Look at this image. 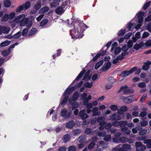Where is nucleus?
<instances>
[{
	"instance_id": "aec40b11",
	"label": "nucleus",
	"mask_w": 151,
	"mask_h": 151,
	"mask_svg": "<svg viewBox=\"0 0 151 151\" xmlns=\"http://www.w3.org/2000/svg\"><path fill=\"white\" fill-rule=\"evenodd\" d=\"M70 139V136L68 134L64 135L62 138L63 142L65 143H67L69 142Z\"/></svg>"
},
{
	"instance_id": "1a4fd4ad",
	"label": "nucleus",
	"mask_w": 151,
	"mask_h": 151,
	"mask_svg": "<svg viewBox=\"0 0 151 151\" xmlns=\"http://www.w3.org/2000/svg\"><path fill=\"white\" fill-rule=\"evenodd\" d=\"M127 107L126 106H121L120 109L117 110V113L120 114H122L123 112H125L127 110Z\"/></svg>"
},
{
	"instance_id": "49530a36",
	"label": "nucleus",
	"mask_w": 151,
	"mask_h": 151,
	"mask_svg": "<svg viewBox=\"0 0 151 151\" xmlns=\"http://www.w3.org/2000/svg\"><path fill=\"white\" fill-rule=\"evenodd\" d=\"M121 49L120 47H117L115 48L114 50V54L115 55H117L121 52Z\"/></svg>"
},
{
	"instance_id": "4c0bfd02",
	"label": "nucleus",
	"mask_w": 151,
	"mask_h": 151,
	"mask_svg": "<svg viewBox=\"0 0 151 151\" xmlns=\"http://www.w3.org/2000/svg\"><path fill=\"white\" fill-rule=\"evenodd\" d=\"M93 86V83L91 82L89 83V82H87L85 83L84 84V86L86 88H90L92 87Z\"/></svg>"
},
{
	"instance_id": "f8f14e48",
	"label": "nucleus",
	"mask_w": 151,
	"mask_h": 151,
	"mask_svg": "<svg viewBox=\"0 0 151 151\" xmlns=\"http://www.w3.org/2000/svg\"><path fill=\"white\" fill-rule=\"evenodd\" d=\"M86 72V70H83L78 74V76L76 77V78L75 80L73 81V82L72 83H75V81H77L78 80H79L80 78H81L83 75L85 73V72Z\"/></svg>"
},
{
	"instance_id": "f257e3e1",
	"label": "nucleus",
	"mask_w": 151,
	"mask_h": 151,
	"mask_svg": "<svg viewBox=\"0 0 151 151\" xmlns=\"http://www.w3.org/2000/svg\"><path fill=\"white\" fill-rule=\"evenodd\" d=\"M88 27L82 21H76L74 24L73 28L70 31L72 38L75 39L82 38L83 35V31Z\"/></svg>"
},
{
	"instance_id": "f704fd0d",
	"label": "nucleus",
	"mask_w": 151,
	"mask_h": 151,
	"mask_svg": "<svg viewBox=\"0 0 151 151\" xmlns=\"http://www.w3.org/2000/svg\"><path fill=\"white\" fill-rule=\"evenodd\" d=\"M41 6L40 2L38 1L35 5V9L38 10L41 8Z\"/></svg>"
},
{
	"instance_id": "680f3d73",
	"label": "nucleus",
	"mask_w": 151,
	"mask_h": 151,
	"mask_svg": "<svg viewBox=\"0 0 151 151\" xmlns=\"http://www.w3.org/2000/svg\"><path fill=\"white\" fill-rule=\"evenodd\" d=\"M133 45V43L132 40H129L127 42V46L129 48H131L132 47Z\"/></svg>"
},
{
	"instance_id": "9b49d317",
	"label": "nucleus",
	"mask_w": 151,
	"mask_h": 151,
	"mask_svg": "<svg viewBox=\"0 0 151 151\" xmlns=\"http://www.w3.org/2000/svg\"><path fill=\"white\" fill-rule=\"evenodd\" d=\"M144 43L143 42H140L139 44L136 43L134 45V48L136 50H138L141 48H142L144 46Z\"/></svg>"
},
{
	"instance_id": "473e14b6",
	"label": "nucleus",
	"mask_w": 151,
	"mask_h": 151,
	"mask_svg": "<svg viewBox=\"0 0 151 151\" xmlns=\"http://www.w3.org/2000/svg\"><path fill=\"white\" fill-rule=\"evenodd\" d=\"M10 43V42H9L8 40H6L1 43L0 45L1 47H4L8 45Z\"/></svg>"
},
{
	"instance_id": "412c9836",
	"label": "nucleus",
	"mask_w": 151,
	"mask_h": 151,
	"mask_svg": "<svg viewBox=\"0 0 151 151\" xmlns=\"http://www.w3.org/2000/svg\"><path fill=\"white\" fill-rule=\"evenodd\" d=\"M143 142L146 144V147L147 148H151V140L147 139L144 140Z\"/></svg>"
},
{
	"instance_id": "7ed1b4c3",
	"label": "nucleus",
	"mask_w": 151,
	"mask_h": 151,
	"mask_svg": "<svg viewBox=\"0 0 151 151\" xmlns=\"http://www.w3.org/2000/svg\"><path fill=\"white\" fill-rule=\"evenodd\" d=\"M27 24V27L28 28H30L32 25V22L29 21L28 18H24V19L20 23V25L21 26H23Z\"/></svg>"
},
{
	"instance_id": "37998d69",
	"label": "nucleus",
	"mask_w": 151,
	"mask_h": 151,
	"mask_svg": "<svg viewBox=\"0 0 151 151\" xmlns=\"http://www.w3.org/2000/svg\"><path fill=\"white\" fill-rule=\"evenodd\" d=\"M147 132V130L145 129H143L140 130L139 132V134L140 135L142 136L146 134Z\"/></svg>"
},
{
	"instance_id": "423d86ee",
	"label": "nucleus",
	"mask_w": 151,
	"mask_h": 151,
	"mask_svg": "<svg viewBox=\"0 0 151 151\" xmlns=\"http://www.w3.org/2000/svg\"><path fill=\"white\" fill-rule=\"evenodd\" d=\"M79 116L82 119H84L88 117V116L86 113V110L85 109H83L80 111Z\"/></svg>"
},
{
	"instance_id": "13d9d810",
	"label": "nucleus",
	"mask_w": 151,
	"mask_h": 151,
	"mask_svg": "<svg viewBox=\"0 0 151 151\" xmlns=\"http://www.w3.org/2000/svg\"><path fill=\"white\" fill-rule=\"evenodd\" d=\"M83 83V81H81L80 82L77 84H75L74 87H73L72 88L75 87L76 88H78L81 86Z\"/></svg>"
},
{
	"instance_id": "20e7f679",
	"label": "nucleus",
	"mask_w": 151,
	"mask_h": 151,
	"mask_svg": "<svg viewBox=\"0 0 151 151\" xmlns=\"http://www.w3.org/2000/svg\"><path fill=\"white\" fill-rule=\"evenodd\" d=\"M135 145L136 147V150L138 151L144 150L146 148L145 146L143 145L142 143L140 142H136L135 143Z\"/></svg>"
},
{
	"instance_id": "ea45409f",
	"label": "nucleus",
	"mask_w": 151,
	"mask_h": 151,
	"mask_svg": "<svg viewBox=\"0 0 151 151\" xmlns=\"http://www.w3.org/2000/svg\"><path fill=\"white\" fill-rule=\"evenodd\" d=\"M78 96V92L77 91L74 92L73 94V100L74 101H76L77 99Z\"/></svg>"
},
{
	"instance_id": "9d476101",
	"label": "nucleus",
	"mask_w": 151,
	"mask_h": 151,
	"mask_svg": "<svg viewBox=\"0 0 151 151\" xmlns=\"http://www.w3.org/2000/svg\"><path fill=\"white\" fill-rule=\"evenodd\" d=\"M133 70H131V68L129 71H124L122 72L121 74V76L123 77H126L133 73Z\"/></svg>"
},
{
	"instance_id": "a878e982",
	"label": "nucleus",
	"mask_w": 151,
	"mask_h": 151,
	"mask_svg": "<svg viewBox=\"0 0 151 151\" xmlns=\"http://www.w3.org/2000/svg\"><path fill=\"white\" fill-rule=\"evenodd\" d=\"M11 52V51L10 49H8L3 51L1 52V55L4 56H6L9 55Z\"/></svg>"
},
{
	"instance_id": "72a5a7b5",
	"label": "nucleus",
	"mask_w": 151,
	"mask_h": 151,
	"mask_svg": "<svg viewBox=\"0 0 151 151\" xmlns=\"http://www.w3.org/2000/svg\"><path fill=\"white\" fill-rule=\"evenodd\" d=\"M11 4V2L8 0H6L4 1V5L5 7H9Z\"/></svg>"
},
{
	"instance_id": "4468645a",
	"label": "nucleus",
	"mask_w": 151,
	"mask_h": 151,
	"mask_svg": "<svg viewBox=\"0 0 151 151\" xmlns=\"http://www.w3.org/2000/svg\"><path fill=\"white\" fill-rule=\"evenodd\" d=\"M25 17L24 14H20L15 19V21L20 23L24 19Z\"/></svg>"
},
{
	"instance_id": "c85d7f7f",
	"label": "nucleus",
	"mask_w": 151,
	"mask_h": 151,
	"mask_svg": "<svg viewBox=\"0 0 151 151\" xmlns=\"http://www.w3.org/2000/svg\"><path fill=\"white\" fill-rule=\"evenodd\" d=\"M103 61L101 60L97 63L95 66V68L97 69L103 64Z\"/></svg>"
},
{
	"instance_id": "dca6fc26",
	"label": "nucleus",
	"mask_w": 151,
	"mask_h": 151,
	"mask_svg": "<svg viewBox=\"0 0 151 151\" xmlns=\"http://www.w3.org/2000/svg\"><path fill=\"white\" fill-rule=\"evenodd\" d=\"M60 2V0H53L50 4V6L51 8H53L58 6L59 5Z\"/></svg>"
},
{
	"instance_id": "6e6552de",
	"label": "nucleus",
	"mask_w": 151,
	"mask_h": 151,
	"mask_svg": "<svg viewBox=\"0 0 151 151\" xmlns=\"http://www.w3.org/2000/svg\"><path fill=\"white\" fill-rule=\"evenodd\" d=\"M70 93L69 92V91L68 90H66L63 93V95L65 96V97L62 101V104L63 105L67 102L68 99V95L66 96V95L67 94L68 95L70 94Z\"/></svg>"
},
{
	"instance_id": "f3484780",
	"label": "nucleus",
	"mask_w": 151,
	"mask_h": 151,
	"mask_svg": "<svg viewBox=\"0 0 151 151\" xmlns=\"http://www.w3.org/2000/svg\"><path fill=\"white\" fill-rule=\"evenodd\" d=\"M38 31L37 28H32L29 31V36H32L35 35Z\"/></svg>"
},
{
	"instance_id": "774afa93",
	"label": "nucleus",
	"mask_w": 151,
	"mask_h": 151,
	"mask_svg": "<svg viewBox=\"0 0 151 151\" xmlns=\"http://www.w3.org/2000/svg\"><path fill=\"white\" fill-rule=\"evenodd\" d=\"M147 29L148 31L151 33V23H148L147 25Z\"/></svg>"
},
{
	"instance_id": "c756f323",
	"label": "nucleus",
	"mask_w": 151,
	"mask_h": 151,
	"mask_svg": "<svg viewBox=\"0 0 151 151\" xmlns=\"http://www.w3.org/2000/svg\"><path fill=\"white\" fill-rule=\"evenodd\" d=\"M120 142L125 143L129 141V139L125 137H120Z\"/></svg>"
},
{
	"instance_id": "f03ea898",
	"label": "nucleus",
	"mask_w": 151,
	"mask_h": 151,
	"mask_svg": "<svg viewBox=\"0 0 151 151\" xmlns=\"http://www.w3.org/2000/svg\"><path fill=\"white\" fill-rule=\"evenodd\" d=\"M60 116L64 117L65 119H67L70 118L71 115V112H69L68 113V111L65 109H62L60 111Z\"/></svg>"
},
{
	"instance_id": "8fccbe9b",
	"label": "nucleus",
	"mask_w": 151,
	"mask_h": 151,
	"mask_svg": "<svg viewBox=\"0 0 151 151\" xmlns=\"http://www.w3.org/2000/svg\"><path fill=\"white\" fill-rule=\"evenodd\" d=\"M105 120V118L103 116H99L97 119V122L99 123L103 121H104Z\"/></svg>"
},
{
	"instance_id": "79ce46f5",
	"label": "nucleus",
	"mask_w": 151,
	"mask_h": 151,
	"mask_svg": "<svg viewBox=\"0 0 151 151\" xmlns=\"http://www.w3.org/2000/svg\"><path fill=\"white\" fill-rule=\"evenodd\" d=\"M76 147L75 146L72 145L68 147V151H76Z\"/></svg>"
},
{
	"instance_id": "0eeeda50",
	"label": "nucleus",
	"mask_w": 151,
	"mask_h": 151,
	"mask_svg": "<svg viewBox=\"0 0 151 151\" xmlns=\"http://www.w3.org/2000/svg\"><path fill=\"white\" fill-rule=\"evenodd\" d=\"M123 86H125L123 88V91L124 94L126 95L129 93H132L134 92V90L132 88H128V86L127 85H124Z\"/></svg>"
},
{
	"instance_id": "ddd939ff",
	"label": "nucleus",
	"mask_w": 151,
	"mask_h": 151,
	"mask_svg": "<svg viewBox=\"0 0 151 151\" xmlns=\"http://www.w3.org/2000/svg\"><path fill=\"white\" fill-rule=\"evenodd\" d=\"M75 123L73 120H71L66 123L65 126L68 129H72L74 126Z\"/></svg>"
},
{
	"instance_id": "a19ab883",
	"label": "nucleus",
	"mask_w": 151,
	"mask_h": 151,
	"mask_svg": "<svg viewBox=\"0 0 151 151\" xmlns=\"http://www.w3.org/2000/svg\"><path fill=\"white\" fill-rule=\"evenodd\" d=\"M127 124V122L126 121H120L119 122V126L121 127H123L126 126Z\"/></svg>"
},
{
	"instance_id": "4be33fe9",
	"label": "nucleus",
	"mask_w": 151,
	"mask_h": 151,
	"mask_svg": "<svg viewBox=\"0 0 151 151\" xmlns=\"http://www.w3.org/2000/svg\"><path fill=\"white\" fill-rule=\"evenodd\" d=\"M78 139L79 142L81 143L85 142L86 140V137L85 135L81 136L79 137Z\"/></svg>"
},
{
	"instance_id": "de8ad7c7",
	"label": "nucleus",
	"mask_w": 151,
	"mask_h": 151,
	"mask_svg": "<svg viewBox=\"0 0 151 151\" xmlns=\"http://www.w3.org/2000/svg\"><path fill=\"white\" fill-rule=\"evenodd\" d=\"M24 9V4H23L16 9V12H19L23 10Z\"/></svg>"
},
{
	"instance_id": "c03bdc74",
	"label": "nucleus",
	"mask_w": 151,
	"mask_h": 151,
	"mask_svg": "<svg viewBox=\"0 0 151 151\" xmlns=\"http://www.w3.org/2000/svg\"><path fill=\"white\" fill-rule=\"evenodd\" d=\"M30 5L31 4L29 2H26L24 4V8H25V10L28 9L30 7Z\"/></svg>"
},
{
	"instance_id": "cd10ccee",
	"label": "nucleus",
	"mask_w": 151,
	"mask_h": 151,
	"mask_svg": "<svg viewBox=\"0 0 151 151\" xmlns=\"http://www.w3.org/2000/svg\"><path fill=\"white\" fill-rule=\"evenodd\" d=\"M21 32L19 31L12 36V37L14 39H17L19 38L21 35Z\"/></svg>"
},
{
	"instance_id": "052dcab7",
	"label": "nucleus",
	"mask_w": 151,
	"mask_h": 151,
	"mask_svg": "<svg viewBox=\"0 0 151 151\" xmlns=\"http://www.w3.org/2000/svg\"><path fill=\"white\" fill-rule=\"evenodd\" d=\"M116 113H114L112 114L110 116V120L112 121L116 120Z\"/></svg>"
},
{
	"instance_id": "5701e85b",
	"label": "nucleus",
	"mask_w": 151,
	"mask_h": 151,
	"mask_svg": "<svg viewBox=\"0 0 151 151\" xmlns=\"http://www.w3.org/2000/svg\"><path fill=\"white\" fill-rule=\"evenodd\" d=\"M50 9L47 6H45L42 8L40 10V12L42 13H45L48 11Z\"/></svg>"
},
{
	"instance_id": "0e129e2a",
	"label": "nucleus",
	"mask_w": 151,
	"mask_h": 151,
	"mask_svg": "<svg viewBox=\"0 0 151 151\" xmlns=\"http://www.w3.org/2000/svg\"><path fill=\"white\" fill-rule=\"evenodd\" d=\"M117 43L116 42H114L111 45V51H113L114 48L117 46Z\"/></svg>"
},
{
	"instance_id": "bf43d9fd",
	"label": "nucleus",
	"mask_w": 151,
	"mask_h": 151,
	"mask_svg": "<svg viewBox=\"0 0 151 151\" xmlns=\"http://www.w3.org/2000/svg\"><path fill=\"white\" fill-rule=\"evenodd\" d=\"M95 144L94 142H92L90 143L88 146V148L89 150H91L95 145Z\"/></svg>"
},
{
	"instance_id": "603ef678",
	"label": "nucleus",
	"mask_w": 151,
	"mask_h": 151,
	"mask_svg": "<svg viewBox=\"0 0 151 151\" xmlns=\"http://www.w3.org/2000/svg\"><path fill=\"white\" fill-rule=\"evenodd\" d=\"M98 144L99 145H102V147L104 148L106 147L107 145L103 141H100L98 142Z\"/></svg>"
},
{
	"instance_id": "2f4dec72",
	"label": "nucleus",
	"mask_w": 151,
	"mask_h": 151,
	"mask_svg": "<svg viewBox=\"0 0 151 151\" xmlns=\"http://www.w3.org/2000/svg\"><path fill=\"white\" fill-rule=\"evenodd\" d=\"M106 132L104 131L99 132L97 133V135L100 137H103L106 135Z\"/></svg>"
},
{
	"instance_id": "a211bd4d",
	"label": "nucleus",
	"mask_w": 151,
	"mask_h": 151,
	"mask_svg": "<svg viewBox=\"0 0 151 151\" xmlns=\"http://www.w3.org/2000/svg\"><path fill=\"white\" fill-rule=\"evenodd\" d=\"M131 70H133V73L135 71V74L136 75H139L140 73L141 69L140 68H138L137 67H134L131 68Z\"/></svg>"
},
{
	"instance_id": "09e8293b",
	"label": "nucleus",
	"mask_w": 151,
	"mask_h": 151,
	"mask_svg": "<svg viewBox=\"0 0 151 151\" xmlns=\"http://www.w3.org/2000/svg\"><path fill=\"white\" fill-rule=\"evenodd\" d=\"M126 55V54L123 53V52H122L121 54L120 55H118L117 57V58L119 60H122L123 59L124 57Z\"/></svg>"
},
{
	"instance_id": "864d4df0",
	"label": "nucleus",
	"mask_w": 151,
	"mask_h": 151,
	"mask_svg": "<svg viewBox=\"0 0 151 151\" xmlns=\"http://www.w3.org/2000/svg\"><path fill=\"white\" fill-rule=\"evenodd\" d=\"M108 81L111 84H113L115 81L113 79V78L111 76L109 77L108 78Z\"/></svg>"
},
{
	"instance_id": "bb28decb",
	"label": "nucleus",
	"mask_w": 151,
	"mask_h": 151,
	"mask_svg": "<svg viewBox=\"0 0 151 151\" xmlns=\"http://www.w3.org/2000/svg\"><path fill=\"white\" fill-rule=\"evenodd\" d=\"M122 146L125 151H127L131 149V145H130L124 144Z\"/></svg>"
},
{
	"instance_id": "58836bf2",
	"label": "nucleus",
	"mask_w": 151,
	"mask_h": 151,
	"mask_svg": "<svg viewBox=\"0 0 151 151\" xmlns=\"http://www.w3.org/2000/svg\"><path fill=\"white\" fill-rule=\"evenodd\" d=\"M9 18V15L8 14H5L2 18V20L3 21H7Z\"/></svg>"
},
{
	"instance_id": "e2e57ef3",
	"label": "nucleus",
	"mask_w": 151,
	"mask_h": 151,
	"mask_svg": "<svg viewBox=\"0 0 151 151\" xmlns=\"http://www.w3.org/2000/svg\"><path fill=\"white\" fill-rule=\"evenodd\" d=\"M147 112L146 111H142L141 112L139 115L140 116L143 117L147 115Z\"/></svg>"
},
{
	"instance_id": "2eb2a0df",
	"label": "nucleus",
	"mask_w": 151,
	"mask_h": 151,
	"mask_svg": "<svg viewBox=\"0 0 151 151\" xmlns=\"http://www.w3.org/2000/svg\"><path fill=\"white\" fill-rule=\"evenodd\" d=\"M151 64V62L150 61H148L147 62L144 63V65L142 66V69L145 70H147L149 68V65Z\"/></svg>"
},
{
	"instance_id": "5fc2aeb1",
	"label": "nucleus",
	"mask_w": 151,
	"mask_h": 151,
	"mask_svg": "<svg viewBox=\"0 0 151 151\" xmlns=\"http://www.w3.org/2000/svg\"><path fill=\"white\" fill-rule=\"evenodd\" d=\"M28 31V29L27 28H25L23 30L22 35L23 36H25Z\"/></svg>"
},
{
	"instance_id": "7c9ffc66",
	"label": "nucleus",
	"mask_w": 151,
	"mask_h": 151,
	"mask_svg": "<svg viewBox=\"0 0 151 151\" xmlns=\"http://www.w3.org/2000/svg\"><path fill=\"white\" fill-rule=\"evenodd\" d=\"M113 141L115 143H120V137L117 136H116L113 139Z\"/></svg>"
},
{
	"instance_id": "a18cd8bd",
	"label": "nucleus",
	"mask_w": 151,
	"mask_h": 151,
	"mask_svg": "<svg viewBox=\"0 0 151 151\" xmlns=\"http://www.w3.org/2000/svg\"><path fill=\"white\" fill-rule=\"evenodd\" d=\"M105 136H106L104 138V140L107 142L110 141L111 139V135L110 134H108Z\"/></svg>"
},
{
	"instance_id": "b1692460",
	"label": "nucleus",
	"mask_w": 151,
	"mask_h": 151,
	"mask_svg": "<svg viewBox=\"0 0 151 151\" xmlns=\"http://www.w3.org/2000/svg\"><path fill=\"white\" fill-rule=\"evenodd\" d=\"M129 48L126 45H124L122 47V50L124 51V52L123 53H125V54L127 55L128 52H127L128 50L129 49Z\"/></svg>"
},
{
	"instance_id": "6ab92c4d",
	"label": "nucleus",
	"mask_w": 151,
	"mask_h": 151,
	"mask_svg": "<svg viewBox=\"0 0 151 151\" xmlns=\"http://www.w3.org/2000/svg\"><path fill=\"white\" fill-rule=\"evenodd\" d=\"M65 10V9H63L61 6H59L55 10V12L57 14H61L64 13Z\"/></svg>"
},
{
	"instance_id": "e433bc0d",
	"label": "nucleus",
	"mask_w": 151,
	"mask_h": 151,
	"mask_svg": "<svg viewBox=\"0 0 151 151\" xmlns=\"http://www.w3.org/2000/svg\"><path fill=\"white\" fill-rule=\"evenodd\" d=\"M48 21V19H43L40 23V26H42L46 24Z\"/></svg>"
},
{
	"instance_id": "338daca9",
	"label": "nucleus",
	"mask_w": 151,
	"mask_h": 151,
	"mask_svg": "<svg viewBox=\"0 0 151 151\" xmlns=\"http://www.w3.org/2000/svg\"><path fill=\"white\" fill-rule=\"evenodd\" d=\"M146 86V84L144 82L140 83L138 85V87L141 88L145 87Z\"/></svg>"
},
{
	"instance_id": "39448f33",
	"label": "nucleus",
	"mask_w": 151,
	"mask_h": 151,
	"mask_svg": "<svg viewBox=\"0 0 151 151\" xmlns=\"http://www.w3.org/2000/svg\"><path fill=\"white\" fill-rule=\"evenodd\" d=\"M120 99H122L123 101L127 104L131 103L134 101V99L131 96H129L125 98H124L123 96H121L120 97Z\"/></svg>"
},
{
	"instance_id": "393cba45",
	"label": "nucleus",
	"mask_w": 151,
	"mask_h": 151,
	"mask_svg": "<svg viewBox=\"0 0 151 151\" xmlns=\"http://www.w3.org/2000/svg\"><path fill=\"white\" fill-rule=\"evenodd\" d=\"M140 33L139 32H137L135 34V37H133L132 38V40L134 42H135L137 40V39H139L140 37Z\"/></svg>"
},
{
	"instance_id": "6e6d98bb",
	"label": "nucleus",
	"mask_w": 151,
	"mask_h": 151,
	"mask_svg": "<svg viewBox=\"0 0 151 151\" xmlns=\"http://www.w3.org/2000/svg\"><path fill=\"white\" fill-rule=\"evenodd\" d=\"M84 132L86 134H90L91 132V129L90 128H87L85 129Z\"/></svg>"
},
{
	"instance_id": "69168bd1",
	"label": "nucleus",
	"mask_w": 151,
	"mask_h": 151,
	"mask_svg": "<svg viewBox=\"0 0 151 151\" xmlns=\"http://www.w3.org/2000/svg\"><path fill=\"white\" fill-rule=\"evenodd\" d=\"M66 148L65 146L60 147L58 150V151H66Z\"/></svg>"
},
{
	"instance_id": "3c124183",
	"label": "nucleus",
	"mask_w": 151,
	"mask_h": 151,
	"mask_svg": "<svg viewBox=\"0 0 151 151\" xmlns=\"http://www.w3.org/2000/svg\"><path fill=\"white\" fill-rule=\"evenodd\" d=\"M72 109L73 110H75V109L76 108H77L79 106V104L77 103L76 102H75L72 104Z\"/></svg>"
},
{
	"instance_id": "c9c22d12",
	"label": "nucleus",
	"mask_w": 151,
	"mask_h": 151,
	"mask_svg": "<svg viewBox=\"0 0 151 151\" xmlns=\"http://www.w3.org/2000/svg\"><path fill=\"white\" fill-rule=\"evenodd\" d=\"M126 32L125 29H121L118 33L117 35L118 36H122Z\"/></svg>"
},
{
	"instance_id": "4d7b16f0",
	"label": "nucleus",
	"mask_w": 151,
	"mask_h": 151,
	"mask_svg": "<svg viewBox=\"0 0 151 151\" xmlns=\"http://www.w3.org/2000/svg\"><path fill=\"white\" fill-rule=\"evenodd\" d=\"M110 109L112 111H115L118 109V107L117 105H112L110 106Z\"/></svg>"
}]
</instances>
